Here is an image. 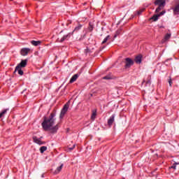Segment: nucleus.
<instances>
[{
	"instance_id": "23",
	"label": "nucleus",
	"mask_w": 179,
	"mask_h": 179,
	"mask_svg": "<svg viewBox=\"0 0 179 179\" xmlns=\"http://www.w3.org/2000/svg\"><path fill=\"white\" fill-rule=\"evenodd\" d=\"M110 38V36H107L103 41H102L101 44H106V43H107V41H108V39Z\"/></svg>"
},
{
	"instance_id": "11",
	"label": "nucleus",
	"mask_w": 179,
	"mask_h": 179,
	"mask_svg": "<svg viewBox=\"0 0 179 179\" xmlns=\"http://www.w3.org/2000/svg\"><path fill=\"white\" fill-rule=\"evenodd\" d=\"M114 118H115V115H113L108 119V125H109V127H111V125H113V123L114 122Z\"/></svg>"
},
{
	"instance_id": "34",
	"label": "nucleus",
	"mask_w": 179,
	"mask_h": 179,
	"mask_svg": "<svg viewBox=\"0 0 179 179\" xmlns=\"http://www.w3.org/2000/svg\"><path fill=\"white\" fill-rule=\"evenodd\" d=\"M146 84L147 85H150V81H147Z\"/></svg>"
},
{
	"instance_id": "27",
	"label": "nucleus",
	"mask_w": 179,
	"mask_h": 179,
	"mask_svg": "<svg viewBox=\"0 0 179 179\" xmlns=\"http://www.w3.org/2000/svg\"><path fill=\"white\" fill-rule=\"evenodd\" d=\"M144 10H145V8H142V9L139 10L137 12L138 15H141L142 13V12H143Z\"/></svg>"
},
{
	"instance_id": "9",
	"label": "nucleus",
	"mask_w": 179,
	"mask_h": 179,
	"mask_svg": "<svg viewBox=\"0 0 179 179\" xmlns=\"http://www.w3.org/2000/svg\"><path fill=\"white\" fill-rule=\"evenodd\" d=\"M173 15H179V2L173 8Z\"/></svg>"
},
{
	"instance_id": "8",
	"label": "nucleus",
	"mask_w": 179,
	"mask_h": 179,
	"mask_svg": "<svg viewBox=\"0 0 179 179\" xmlns=\"http://www.w3.org/2000/svg\"><path fill=\"white\" fill-rule=\"evenodd\" d=\"M29 52H30V48H22L21 50V55H23V57H26Z\"/></svg>"
},
{
	"instance_id": "19",
	"label": "nucleus",
	"mask_w": 179,
	"mask_h": 179,
	"mask_svg": "<svg viewBox=\"0 0 179 179\" xmlns=\"http://www.w3.org/2000/svg\"><path fill=\"white\" fill-rule=\"evenodd\" d=\"M96 113H97V110H96L92 111L91 120H94L96 118V115H97Z\"/></svg>"
},
{
	"instance_id": "20",
	"label": "nucleus",
	"mask_w": 179,
	"mask_h": 179,
	"mask_svg": "<svg viewBox=\"0 0 179 179\" xmlns=\"http://www.w3.org/2000/svg\"><path fill=\"white\" fill-rule=\"evenodd\" d=\"M159 17V15H155L151 17V20H152L154 22H157Z\"/></svg>"
},
{
	"instance_id": "16",
	"label": "nucleus",
	"mask_w": 179,
	"mask_h": 179,
	"mask_svg": "<svg viewBox=\"0 0 179 179\" xmlns=\"http://www.w3.org/2000/svg\"><path fill=\"white\" fill-rule=\"evenodd\" d=\"M62 167H64V164H62L60 166L57 167L55 171V174H58L60 173L61 170H62Z\"/></svg>"
},
{
	"instance_id": "25",
	"label": "nucleus",
	"mask_w": 179,
	"mask_h": 179,
	"mask_svg": "<svg viewBox=\"0 0 179 179\" xmlns=\"http://www.w3.org/2000/svg\"><path fill=\"white\" fill-rule=\"evenodd\" d=\"M177 164H179V163H177V162L174 163V164H173V166H171L170 167V169H173V170H176V167H177Z\"/></svg>"
},
{
	"instance_id": "29",
	"label": "nucleus",
	"mask_w": 179,
	"mask_h": 179,
	"mask_svg": "<svg viewBox=\"0 0 179 179\" xmlns=\"http://www.w3.org/2000/svg\"><path fill=\"white\" fill-rule=\"evenodd\" d=\"M164 13H166V11H162V12H161V13H159L158 14V16H159V17L163 16V15H164Z\"/></svg>"
},
{
	"instance_id": "31",
	"label": "nucleus",
	"mask_w": 179,
	"mask_h": 179,
	"mask_svg": "<svg viewBox=\"0 0 179 179\" xmlns=\"http://www.w3.org/2000/svg\"><path fill=\"white\" fill-rule=\"evenodd\" d=\"M69 149H70V150H73V149H75V145H73V147L70 148Z\"/></svg>"
},
{
	"instance_id": "2",
	"label": "nucleus",
	"mask_w": 179,
	"mask_h": 179,
	"mask_svg": "<svg viewBox=\"0 0 179 179\" xmlns=\"http://www.w3.org/2000/svg\"><path fill=\"white\" fill-rule=\"evenodd\" d=\"M132 65H134V60H132L129 57L126 58L124 68L126 69H128V68H131V66H132Z\"/></svg>"
},
{
	"instance_id": "7",
	"label": "nucleus",
	"mask_w": 179,
	"mask_h": 179,
	"mask_svg": "<svg viewBox=\"0 0 179 179\" xmlns=\"http://www.w3.org/2000/svg\"><path fill=\"white\" fill-rule=\"evenodd\" d=\"M27 65V59L22 60L21 62L17 66V69H19V68H26Z\"/></svg>"
},
{
	"instance_id": "35",
	"label": "nucleus",
	"mask_w": 179,
	"mask_h": 179,
	"mask_svg": "<svg viewBox=\"0 0 179 179\" xmlns=\"http://www.w3.org/2000/svg\"><path fill=\"white\" fill-rule=\"evenodd\" d=\"M42 178H44V174L42 175Z\"/></svg>"
},
{
	"instance_id": "24",
	"label": "nucleus",
	"mask_w": 179,
	"mask_h": 179,
	"mask_svg": "<svg viewBox=\"0 0 179 179\" xmlns=\"http://www.w3.org/2000/svg\"><path fill=\"white\" fill-rule=\"evenodd\" d=\"M163 8H164V7H162L160 6H158L157 9L155 10L156 13H159V12H160V10H162V9H163Z\"/></svg>"
},
{
	"instance_id": "4",
	"label": "nucleus",
	"mask_w": 179,
	"mask_h": 179,
	"mask_svg": "<svg viewBox=\"0 0 179 179\" xmlns=\"http://www.w3.org/2000/svg\"><path fill=\"white\" fill-rule=\"evenodd\" d=\"M68 108H69V103H66L63 108L62 109V111L60 113V118H64V116L65 115V114H66L67 111H68Z\"/></svg>"
},
{
	"instance_id": "13",
	"label": "nucleus",
	"mask_w": 179,
	"mask_h": 179,
	"mask_svg": "<svg viewBox=\"0 0 179 179\" xmlns=\"http://www.w3.org/2000/svg\"><path fill=\"white\" fill-rule=\"evenodd\" d=\"M79 78V75L78 74H75L74 76H73L70 80V83H73V82H76V80Z\"/></svg>"
},
{
	"instance_id": "26",
	"label": "nucleus",
	"mask_w": 179,
	"mask_h": 179,
	"mask_svg": "<svg viewBox=\"0 0 179 179\" xmlns=\"http://www.w3.org/2000/svg\"><path fill=\"white\" fill-rule=\"evenodd\" d=\"M103 79H105V80H108L111 79V77L109 76H104V77L103 78Z\"/></svg>"
},
{
	"instance_id": "5",
	"label": "nucleus",
	"mask_w": 179,
	"mask_h": 179,
	"mask_svg": "<svg viewBox=\"0 0 179 179\" xmlns=\"http://www.w3.org/2000/svg\"><path fill=\"white\" fill-rule=\"evenodd\" d=\"M72 34H73V32L69 33L66 35H64V36L59 41H58V42L64 43V41H65V40H69V38H71V36H72Z\"/></svg>"
},
{
	"instance_id": "21",
	"label": "nucleus",
	"mask_w": 179,
	"mask_h": 179,
	"mask_svg": "<svg viewBox=\"0 0 179 179\" xmlns=\"http://www.w3.org/2000/svg\"><path fill=\"white\" fill-rule=\"evenodd\" d=\"M80 29H82V25L79 24L78 27H76L74 30L71 32V33H75V31H79V30H80Z\"/></svg>"
},
{
	"instance_id": "30",
	"label": "nucleus",
	"mask_w": 179,
	"mask_h": 179,
	"mask_svg": "<svg viewBox=\"0 0 179 179\" xmlns=\"http://www.w3.org/2000/svg\"><path fill=\"white\" fill-rule=\"evenodd\" d=\"M104 48H106V46H105V45L101 46V47H100V50L101 51V50H104Z\"/></svg>"
},
{
	"instance_id": "1",
	"label": "nucleus",
	"mask_w": 179,
	"mask_h": 179,
	"mask_svg": "<svg viewBox=\"0 0 179 179\" xmlns=\"http://www.w3.org/2000/svg\"><path fill=\"white\" fill-rule=\"evenodd\" d=\"M55 113H52L49 117L45 116L43 117V122L41 124V126L44 131H49L50 134H55L58 131V124L54 127L55 124Z\"/></svg>"
},
{
	"instance_id": "6",
	"label": "nucleus",
	"mask_w": 179,
	"mask_h": 179,
	"mask_svg": "<svg viewBox=\"0 0 179 179\" xmlns=\"http://www.w3.org/2000/svg\"><path fill=\"white\" fill-rule=\"evenodd\" d=\"M155 5L164 8L166 6V0H155Z\"/></svg>"
},
{
	"instance_id": "28",
	"label": "nucleus",
	"mask_w": 179,
	"mask_h": 179,
	"mask_svg": "<svg viewBox=\"0 0 179 179\" xmlns=\"http://www.w3.org/2000/svg\"><path fill=\"white\" fill-rule=\"evenodd\" d=\"M89 30H90V31H93V25H92V24H90V23Z\"/></svg>"
},
{
	"instance_id": "33",
	"label": "nucleus",
	"mask_w": 179,
	"mask_h": 179,
	"mask_svg": "<svg viewBox=\"0 0 179 179\" xmlns=\"http://www.w3.org/2000/svg\"><path fill=\"white\" fill-rule=\"evenodd\" d=\"M117 34H120V33H121V31H117Z\"/></svg>"
},
{
	"instance_id": "15",
	"label": "nucleus",
	"mask_w": 179,
	"mask_h": 179,
	"mask_svg": "<svg viewBox=\"0 0 179 179\" xmlns=\"http://www.w3.org/2000/svg\"><path fill=\"white\" fill-rule=\"evenodd\" d=\"M170 37H171V34H166L164 36V39L162 40V43H164V41H167V40H170Z\"/></svg>"
},
{
	"instance_id": "17",
	"label": "nucleus",
	"mask_w": 179,
	"mask_h": 179,
	"mask_svg": "<svg viewBox=\"0 0 179 179\" xmlns=\"http://www.w3.org/2000/svg\"><path fill=\"white\" fill-rule=\"evenodd\" d=\"M9 109H4L1 113H0V118H3V117H5V114L8 113Z\"/></svg>"
},
{
	"instance_id": "14",
	"label": "nucleus",
	"mask_w": 179,
	"mask_h": 179,
	"mask_svg": "<svg viewBox=\"0 0 179 179\" xmlns=\"http://www.w3.org/2000/svg\"><path fill=\"white\" fill-rule=\"evenodd\" d=\"M31 44H32V45H34L35 47H37V45H40V44H41V41H31Z\"/></svg>"
},
{
	"instance_id": "22",
	"label": "nucleus",
	"mask_w": 179,
	"mask_h": 179,
	"mask_svg": "<svg viewBox=\"0 0 179 179\" xmlns=\"http://www.w3.org/2000/svg\"><path fill=\"white\" fill-rule=\"evenodd\" d=\"M47 150V147L46 146H42L40 148V152L41 153H43Z\"/></svg>"
},
{
	"instance_id": "3",
	"label": "nucleus",
	"mask_w": 179,
	"mask_h": 179,
	"mask_svg": "<svg viewBox=\"0 0 179 179\" xmlns=\"http://www.w3.org/2000/svg\"><path fill=\"white\" fill-rule=\"evenodd\" d=\"M68 108H69V103H66L63 108L62 109V111L60 113V118H64V116L65 115V114H66L67 111H68Z\"/></svg>"
},
{
	"instance_id": "10",
	"label": "nucleus",
	"mask_w": 179,
	"mask_h": 179,
	"mask_svg": "<svg viewBox=\"0 0 179 179\" xmlns=\"http://www.w3.org/2000/svg\"><path fill=\"white\" fill-rule=\"evenodd\" d=\"M34 142L37 143L38 145H44V142L41 141V140L36 136L33 137Z\"/></svg>"
},
{
	"instance_id": "32",
	"label": "nucleus",
	"mask_w": 179,
	"mask_h": 179,
	"mask_svg": "<svg viewBox=\"0 0 179 179\" xmlns=\"http://www.w3.org/2000/svg\"><path fill=\"white\" fill-rule=\"evenodd\" d=\"M169 86H171V84L173 83L171 82V80H169Z\"/></svg>"
},
{
	"instance_id": "12",
	"label": "nucleus",
	"mask_w": 179,
	"mask_h": 179,
	"mask_svg": "<svg viewBox=\"0 0 179 179\" xmlns=\"http://www.w3.org/2000/svg\"><path fill=\"white\" fill-rule=\"evenodd\" d=\"M134 61L136 64H141L142 62V56L141 55H138V56L136 57L134 59Z\"/></svg>"
},
{
	"instance_id": "18",
	"label": "nucleus",
	"mask_w": 179,
	"mask_h": 179,
	"mask_svg": "<svg viewBox=\"0 0 179 179\" xmlns=\"http://www.w3.org/2000/svg\"><path fill=\"white\" fill-rule=\"evenodd\" d=\"M19 75H20V76H22L23 75V70H22V68H19L17 69V67H15V71L14 72H17Z\"/></svg>"
}]
</instances>
